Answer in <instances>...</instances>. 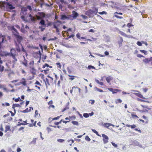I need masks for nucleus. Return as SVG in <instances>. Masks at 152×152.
Listing matches in <instances>:
<instances>
[{"label":"nucleus","mask_w":152,"mask_h":152,"mask_svg":"<svg viewBox=\"0 0 152 152\" xmlns=\"http://www.w3.org/2000/svg\"><path fill=\"white\" fill-rule=\"evenodd\" d=\"M97 8H95L93 9H89L86 11L85 13L86 15L88 16L89 18H93L94 15H96L98 13Z\"/></svg>","instance_id":"f257e3e1"},{"label":"nucleus","mask_w":152,"mask_h":152,"mask_svg":"<svg viewBox=\"0 0 152 152\" xmlns=\"http://www.w3.org/2000/svg\"><path fill=\"white\" fill-rule=\"evenodd\" d=\"M12 34L16 39L18 43L20 44L23 39V37L20 35L17 30L14 27L12 28Z\"/></svg>","instance_id":"f03ea898"},{"label":"nucleus","mask_w":152,"mask_h":152,"mask_svg":"<svg viewBox=\"0 0 152 152\" xmlns=\"http://www.w3.org/2000/svg\"><path fill=\"white\" fill-rule=\"evenodd\" d=\"M5 7L7 10L8 12H11L12 10L15 8L14 6H13L12 3L11 2L4 1Z\"/></svg>","instance_id":"7ed1b4c3"},{"label":"nucleus","mask_w":152,"mask_h":152,"mask_svg":"<svg viewBox=\"0 0 152 152\" xmlns=\"http://www.w3.org/2000/svg\"><path fill=\"white\" fill-rule=\"evenodd\" d=\"M79 14L76 11H73L72 14L71 15H69L70 20H72L74 19H76V18L78 16Z\"/></svg>","instance_id":"20e7f679"},{"label":"nucleus","mask_w":152,"mask_h":152,"mask_svg":"<svg viewBox=\"0 0 152 152\" xmlns=\"http://www.w3.org/2000/svg\"><path fill=\"white\" fill-rule=\"evenodd\" d=\"M102 136L103 138V141L104 143L106 144L108 142V137L106 135L104 134H102Z\"/></svg>","instance_id":"39448f33"},{"label":"nucleus","mask_w":152,"mask_h":152,"mask_svg":"<svg viewBox=\"0 0 152 152\" xmlns=\"http://www.w3.org/2000/svg\"><path fill=\"white\" fill-rule=\"evenodd\" d=\"M61 19L62 20H64L65 19L70 20L69 15L67 16L65 14H63L61 15Z\"/></svg>","instance_id":"423d86ee"},{"label":"nucleus","mask_w":152,"mask_h":152,"mask_svg":"<svg viewBox=\"0 0 152 152\" xmlns=\"http://www.w3.org/2000/svg\"><path fill=\"white\" fill-rule=\"evenodd\" d=\"M39 24L41 26H43L44 27H46V26L45 21L43 19L40 20L39 23Z\"/></svg>","instance_id":"0eeeda50"},{"label":"nucleus","mask_w":152,"mask_h":152,"mask_svg":"<svg viewBox=\"0 0 152 152\" xmlns=\"http://www.w3.org/2000/svg\"><path fill=\"white\" fill-rule=\"evenodd\" d=\"M152 59V57H151L149 58H145L143 59L142 61L145 64L148 63L149 62L151 61Z\"/></svg>","instance_id":"6e6552de"},{"label":"nucleus","mask_w":152,"mask_h":152,"mask_svg":"<svg viewBox=\"0 0 152 152\" xmlns=\"http://www.w3.org/2000/svg\"><path fill=\"white\" fill-rule=\"evenodd\" d=\"M23 123H20V122H18V124L17 125V126H20L21 125H25L27 124H28V123H27V120H26L25 121H23Z\"/></svg>","instance_id":"1a4fd4ad"},{"label":"nucleus","mask_w":152,"mask_h":152,"mask_svg":"<svg viewBox=\"0 0 152 152\" xmlns=\"http://www.w3.org/2000/svg\"><path fill=\"white\" fill-rule=\"evenodd\" d=\"M140 144V143L137 140H134L133 142L132 145H134L137 146H141Z\"/></svg>","instance_id":"9d476101"},{"label":"nucleus","mask_w":152,"mask_h":152,"mask_svg":"<svg viewBox=\"0 0 152 152\" xmlns=\"http://www.w3.org/2000/svg\"><path fill=\"white\" fill-rule=\"evenodd\" d=\"M119 38H120V40L118 42V43L119 44V47H120L122 45V42L123 41V38L121 37H120Z\"/></svg>","instance_id":"9b49d317"},{"label":"nucleus","mask_w":152,"mask_h":152,"mask_svg":"<svg viewBox=\"0 0 152 152\" xmlns=\"http://www.w3.org/2000/svg\"><path fill=\"white\" fill-rule=\"evenodd\" d=\"M16 43V50L18 52H20V48L19 47V43L18 44H17L16 42H15Z\"/></svg>","instance_id":"f8f14e48"},{"label":"nucleus","mask_w":152,"mask_h":152,"mask_svg":"<svg viewBox=\"0 0 152 152\" xmlns=\"http://www.w3.org/2000/svg\"><path fill=\"white\" fill-rule=\"evenodd\" d=\"M31 111V109L28 110V108H27L23 110H19V111H18V112L19 113V112H21L23 113H26L30 112Z\"/></svg>","instance_id":"ddd939ff"},{"label":"nucleus","mask_w":152,"mask_h":152,"mask_svg":"<svg viewBox=\"0 0 152 152\" xmlns=\"http://www.w3.org/2000/svg\"><path fill=\"white\" fill-rule=\"evenodd\" d=\"M31 73L33 74V75H35L36 74V70L34 67H32L30 70Z\"/></svg>","instance_id":"4468645a"},{"label":"nucleus","mask_w":152,"mask_h":152,"mask_svg":"<svg viewBox=\"0 0 152 152\" xmlns=\"http://www.w3.org/2000/svg\"><path fill=\"white\" fill-rule=\"evenodd\" d=\"M113 79V77L110 76H109L106 78V80L108 83H110V81Z\"/></svg>","instance_id":"2eb2a0df"},{"label":"nucleus","mask_w":152,"mask_h":152,"mask_svg":"<svg viewBox=\"0 0 152 152\" xmlns=\"http://www.w3.org/2000/svg\"><path fill=\"white\" fill-rule=\"evenodd\" d=\"M20 15H21V18H24L26 15H27V12H21L20 13Z\"/></svg>","instance_id":"dca6fc26"},{"label":"nucleus","mask_w":152,"mask_h":152,"mask_svg":"<svg viewBox=\"0 0 152 152\" xmlns=\"http://www.w3.org/2000/svg\"><path fill=\"white\" fill-rule=\"evenodd\" d=\"M24 62H22V64L26 66H27V61L26 59L24 56Z\"/></svg>","instance_id":"f3484780"},{"label":"nucleus","mask_w":152,"mask_h":152,"mask_svg":"<svg viewBox=\"0 0 152 152\" xmlns=\"http://www.w3.org/2000/svg\"><path fill=\"white\" fill-rule=\"evenodd\" d=\"M22 80L24 81H22V82H20V84H22L24 86H26V81L25 80V79L24 78H22Z\"/></svg>","instance_id":"a211bd4d"},{"label":"nucleus","mask_w":152,"mask_h":152,"mask_svg":"<svg viewBox=\"0 0 152 152\" xmlns=\"http://www.w3.org/2000/svg\"><path fill=\"white\" fill-rule=\"evenodd\" d=\"M4 53H5L4 56H11L12 55V54H13V53H12V52H11L10 51V53H8L7 52H4Z\"/></svg>","instance_id":"6ab92c4d"},{"label":"nucleus","mask_w":152,"mask_h":152,"mask_svg":"<svg viewBox=\"0 0 152 152\" xmlns=\"http://www.w3.org/2000/svg\"><path fill=\"white\" fill-rule=\"evenodd\" d=\"M126 126L127 127H130L132 129H134L136 127V125L135 124H133L132 125H130L129 124H126Z\"/></svg>","instance_id":"aec40b11"},{"label":"nucleus","mask_w":152,"mask_h":152,"mask_svg":"<svg viewBox=\"0 0 152 152\" xmlns=\"http://www.w3.org/2000/svg\"><path fill=\"white\" fill-rule=\"evenodd\" d=\"M6 36H5L4 37H2L1 39V41L0 42V43L2 45V44L4 43L5 41H6V40L5 39Z\"/></svg>","instance_id":"412c9836"},{"label":"nucleus","mask_w":152,"mask_h":152,"mask_svg":"<svg viewBox=\"0 0 152 152\" xmlns=\"http://www.w3.org/2000/svg\"><path fill=\"white\" fill-rule=\"evenodd\" d=\"M10 127L9 126L7 125L5 126V132H7L8 131L10 130Z\"/></svg>","instance_id":"4be33fe9"},{"label":"nucleus","mask_w":152,"mask_h":152,"mask_svg":"<svg viewBox=\"0 0 152 152\" xmlns=\"http://www.w3.org/2000/svg\"><path fill=\"white\" fill-rule=\"evenodd\" d=\"M135 94L141 98L145 99V98L141 94H140L136 93H135Z\"/></svg>","instance_id":"5701e85b"},{"label":"nucleus","mask_w":152,"mask_h":152,"mask_svg":"<svg viewBox=\"0 0 152 152\" xmlns=\"http://www.w3.org/2000/svg\"><path fill=\"white\" fill-rule=\"evenodd\" d=\"M13 99L14 100V101L15 102H17L19 101H22L21 99H20L19 97H18V98L16 99H15V98H13Z\"/></svg>","instance_id":"b1692460"},{"label":"nucleus","mask_w":152,"mask_h":152,"mask_svg":"<svg viewBox=\"0 0 152 152\" xmlns=\"http://www.w3.org/2000/svg\"><path fill=\"white\" fill-rule=\"evenodd\" d=\"M20 30L23 33H25L26 32V31L25 29L24 28L23 25L21 27V28L20 29Z\"/></svg>","instance_id":"393cba45"},{"label":"nucleus","mask_w":152,"mask_h":152,"mask_svg":"<svg viewBox=\"0 0 152 152\" xmlns=\"http://www.w3.org/2000/svg\"><path fill=\"white\" fill-rule=\"evenodd\" d=\"M40 76H41V78H42V79L43 80V81L45 82V85H46V87L47 88V84L46 83V82H45V80L44 79V75L43 74L41 73V74H40Z\"/></svg>","instance_id":"a878e982"},{"label":"nucleus","mask_w":152,"mask_h":152,"mask_svg":"<svg viewBox=\"0 0 152 152\" xmlns=\"http://www.w3.org/2000/svg\"><path fill=\"white\" fill-rule=\"evenodd\" d=\"M12 58L15 60V61H18L17 59L16 58L15 56L16 55L15 54H12Z\"/></svg>","instance_id":"bb28decb"},{"label":"nucleus","mask_w":152,"mask_h":152,"mask_svg":"<svg viewBox=\"0 0 152 152\" xmlns=\"http://www.w3.org/2000/svg\"><path fill=\"white\" fill-rule=\"evenodd\" d=\"M119 33L122 36L125 37H127V35L124 32L120 31Z\"/></svg>","instance_id":"cd10ccee"},{"label":"nucleus","mask_w":152,"mask_h":152,"mask_svg":"<svg viewBox=\"0 0 152 152\" xmlns=\"http://www.w3.org/2000/svg\"><path fill=\"white\" fill-rule=\"evenodd\" d=\"M75 36V35L74 34H72L71 35L69 36L68 37L66 38L65 39L67 40H68L69 39L71 38H73V37Z\"/></svg>","instance_id":"c85d7f7f"},{"label":"nucleus","mask_w":152,"mask_h":152,"mask_svg":"<svg viewBox=\"0 0 152 152\" xmlns=\"http://www.w3.org/2000/svg\"><path fill=\"white\" fill-rule=\"evenodd\" d=\"M27 9L26 7H23L21 8V12H27Z\"/></svg>","instance_id":"c756f323"},{"label":"nucleus","mask_w":152,"mask_h":152,"mask_svg":"<svg viewBox=\"0 0 152 152\" xmlns=\"http://www.w3.org/2000/svg\"><path fill=\"white\" fill-rule=\"evenodd\" d=\"M4 67L3 66H1L0 64V72H2L4 69Z\"/></svg>","instance_id":"7c9ffc66"},{"label":"nucleus","mask_w":152,"mask_h":152,"mask_svg":"<svg viewBox=\"0 0 152 152\" xmlns=\"http://www.w3.org/2000/svg\"><path fill=\"white\" fill-rule=\"evenodd\" d=\"M45 28L43 26H39V28L40 29L41 31H43L45 30Z\"/></svg>","instance_id":"2f4dec72"},{"label":"nucleus","mask_w":152,"mask_h":152,"mask_svg":"<svg viewBox=\"0 0 152 152\" xmlns=\"http://www.w3.org/2000/svg\"><path fill=\"white\" fill-rule=\"evenodd\" d=\"M92 131L94 133H95V134H96L97 136H100L99 134H98V132H97V131L96 130H95V129H92Z\"/></svg>","instance_id":"473e14b6"},{"label":"nucleus","mask_w":152,"mask_h":152,"mask_svg":"<svg viewBox=\"0 0 152 152\" xmlns=\"http://www.w3.org/2000/svg\"><path fill=\"white\" fill-rule=\"evenodd\" d=\"M36 138H34L33 140L30 142V144H35L36 141Z\"/></svg>","instance_id":"72a5a7b5"},{"label":"nucleus","mask_w":152,"mask_h":152,"mask_svg":"<svg viewBox=\"0 0 152 152\" xmlns=\"http://www.w3.org/2000/svg\"><path fill=\"white\" fill-rule=\"evenodd\" d=\"M27 9L29 10L30 11H31L32 10V9L30 5H28L26 6V7Z\"/></svg>","instance_id":"f704fd0d"},{"label":"nucleus","mask_w":152,"mask_h":152,"mask_svg":"<svg viewBox=\"0 0 152 152\" xmlns=\"http://www.w3.org/2000/svg\"><path fill=\"white\" fill-rule=\"evenodd\" d=\"M37 115L38 117H39L40 116V115L39 114H38L37 110H36L35 113V116L36 117Z\"/></svg>","instance_id":"c9c22d12"},{"label":"nucleus","mask_w":152,"mask_h":152,"mask_svg":"<svg viewBox=\"0 0 152 152\" xmlns=\"http://www.w3.org/2000/svg\"><path fill=\"white\" fill-rule=\"evenodd\" d=\"M72 123L74 125H75L76 126L78 125V123L77 121H72Z\"/></svg>","instance_id":"e433bc0d"},{"label":"nucleus","mask_w":152,"mask_h":152,"mask_svg":"<svg viewBox=\"0 0 152 152\" xmlns=\"http://www.w3.org/2000/svg\"><path fill=\"white\" fill-rule=\"evenodd\" d=\"M10 104L8 102H5L4 103H3L2 104V105L3 106L5 105L6 106H8L10 105Z\"/></svg>","instance_id":"4c0bfd02"},{"label":"nucleus","mask_w":152,"mask_h":152,"mask_svg":"<svg viewBox=\"0 0 152 152\" xmlns=\"http://www.w3.org/2000/svg\"><path fill=\"white\" fill-rule=\"evenodd\" d=\"M122 102V100L120 99H118L115 101V103L117 104L118 103H121Z\"/></svg>","instance_id":"58836bf2"},{"label":"nucleus","mask_w":152,"mask_h":152,"mask_svg":"<svg viewBox=\"0 0 152 152\" xmlns=\"http://www.w3.org/2000/svg\"><path fill=\"white\" fill-rule=\"evenodd\" d=\"M10 52H12V53H13V54H15V53L16 52L15 49L13 48H12L11 49Z\"/></svg>","instance_id":"ea45409f"},{"label":"nucleus","mask_w":152,"mask_h":152,"mask_svg":"<svg viewBox=\"0 0 152 152\" xmlns=\"http://www.w3.org/2000/svg\"><path fill=\"white\" fill-rule=\"evenodd\" d=\"M85 140L86 141H90L91 140L90 138L88 136H86L85 138Z\"/></svg>","instance_id":"a19ab883"},{"label":"nucleus","mask_w":152,"mask_h":152,"mask_svg":"<svg viewBox=\"0 0 152 152\" xmlns=\"http://www.w3.org/2000/svg\"><path fill=\"white\" fill-rule=\"evenodd\" d=\"M83 116L85 118H87L89 117V114L87 113H84L83 114Z\"/></svg>","instance_id":"79ce46f5"},{"label":"nucleus","mask_w":152,"mask_h":152,"mask_svg":"<svg viewBox=\"0 0 152 152\" xmlns=\"http://www.w3.org/2000/svg\"><path fill=\"white\" fill-rule=\"evenodd\" d=\"M95 89H96V90L99 91V92H103V91L102 90V89H100L98 88H97V87H95Z\"/></svg>","instance_id":"37998d69"},{"label":"nucleus","mask_w":152,"mask_h":152,"mask_svg":"<svg viewBox=\"0 0 152 152\" xmlns=\"http://www.w3.org/2000/svg\"><path fill=\"white\" fill-rule=\"evenodd\" d=\"M63 121V120L62 119H61L60 120V121L59 122H55L54 123V124L56 125H59V124H60L61 122L62 121Z\"/></svg>","instance_id":"c03bdc74"},{"label":"nucleus","mask_w":152,"mask_h":152,"mask_svg":"<svg viewBox=\"0 0 152 152\" xmlns=\"http://www.w3.org/2000/svg\"><path fill=\"white\" fill-rule=\"evenodd\" d=\"M98 13L100 15L106 14L107 13V12L104 11H103L101 12H99Z\"/></svg>","instance_id":"a18cd8bd"},{"label":"nucleus","mask_w":152,"mask_h":152,"mask_svg":"<svg viewBox=\"0 0 152 152\" xmlns=\"http://www.w3.org/2000/svg\"><path fill=\"white\" fill-rule=\"evenodd\" d=\"M88 68L89 69H95V67L92 65H88Z\"/></svg>","instance_id":"49530a36"},{"label":"nucleus","mask_w":152,"mask_h":152,"mask_svg":"<svg viewBox=\"0 0 152 152\" xmlns=\"http://www.w3.org/2000/svg\"><path fill=\"white\" fill-rule=\"evenodd\" d=\"M81 16L83 19H87L88 18V17H87V16H86V15H81Z\"/></svg>","instance_id":"de8ad7c7"},{"label":"nucleus","mask_w":152,"mask_h":152,"mask_svg":"<svg viewBox=\"0 0 152 152\" xmlns=\"http://www.w3.org/2000/svg\"><path fill=\"white\" fill-rule=\"evenodd\" d=\"M140 51L142 53H144L145 55H147V51L144 50H140Z\"/></svg>","instance_id":"09e8293b"},{"label":"nucleus","mask_w":152,"mask_h":152,"mask_svg":"<svg viewBox=\"0 0 152 152\" xmlns=\"http://www.w3.org/2000/svg\"><path fill=\"white\" fill-rule=\"evenodd\" d=\"M60 1L62 4L64 3L65 4H67V2L64 1V0H60Z\"/></svg>","instance_id":"8fccbe9b"},{"label":"nucleus","mask_w":152,"mask_h":152,"mask_svg":"<svg viewBox=\"0 0 152 152\" xmlns=\"http://www.w3.org/2000/svg\"><path fill=\"white\" fill-rule=\"evenodd\" d=\"M132 19H130V20H132ZM131 22H132V20H131V23H128L127 24V26L129 27V28H130V27L131 26H132L133 25L131 24Z\"/></svg>","instance_id":"3c124183"},{"label":"nucleus","mask_w":152,"mask_h":152,"mask_svg":"<svg viewBox=\"0 0 152 152\" xmlns=\"http://www.w3.org/2000/svg\"><path fill=\"white\" fill-rule=\"evenodd\" d=\"M13 105L15 106V107H21V106L19 104H13Z\"/></svg>","instance_id":"603ef678"},{"label":"nucleus","mask_w":152,"mask_h":152,"mask_svg":"<svg viewBox=\"0 0 152 152\" xmlns=\"http://www.w3.org/2000/svg\"><path fill=\"white\" fill-rule=\"evenodd\" d=\"M68 76L69 77H71L69 78V79L72 80L74 79V76H71L69 75H68Z\"/></svg>","instance_id":"864d4df0"},{"label":"nucleus","mask_w":152,"mask_h":152,"mask_svg":"<svg viewBox=\"0 0 152 152\" xmlns=\"http://www.w3.org/2000/svg\"><path fill=\"white\" fill-rule=\"evenodd\" d=\"M35 84L39 86H41L42 85L37 80H36V82L35 83Z\"/></svg>","instance_id":"5fc2aeb1"},{"label":"nucleus","mask_w":152,"mask_h":152,"mask_svg":"<svg viewBox=\"0 0 152 152\" xmlns=\"http://www.w3.org/2000/svg\"><path fill=\"white\" fill-rule=\"evenodd\" d=\"M141 106L143 108H147L148 109H150V108H149L148 106H146V105H142V104H141Z\"/></svg>","instance_id":"6e6d98bb"},{"label":"nucleus","mask_w":152,"mask_h":152,"mask_svg":"<svg viewBox=\"0 0 152 152\" xmlns=\"http://www.w3.org/2000/svg\"><path fill=\"white\" fill-rule=\"evenodd\" d=\"M112 145L115 147L116 148L118 147V145L117 144H115V143L113 142H111Z\"/></svg>","instance_id":"4d7b16f0"},{"label":"nucleus","mask_w":152,"mask_h":152,"mask_svg":"<svg viewBox=\"0 0 152 152\" xmlns=\"http://www.w3.org/2000/svg\"><path fill=\"white\" fill-rule=\"evenodd\" d=\"M119 90L117 89H114L112 92L113 94H115L116 93L117 91H118Z\"/></svg>","instance_id":"13d9d810"},{"label":"nucleus","mask_w":152,"mask_h":152,"mask_svg":"<svg viewBox=\"0 0 152 152\" xmlns=\"http://www.w3.org/2000/svg\"><path fill=\"white\" fill-rule=\"evenodd\" d=\"M137 44L139 46H142V43L141 42L137 41Z\"/></svg>","instance_id":"bf43d9fd"},{"label":"nucleus","mask_w":152,"mask_h":152,"mask_svg":"<svg viewBox=\"0 0 152 152\" xmlns=\"http://www.w3.org/2000/svg\"><path fill=\"white\" fill-rule=\"evenodd\" d=\"M76 36L77 38L79 39H80V34L79 33H78L76 34Z\"/></svg>","instance_id":"052dcab7"},{"label":"nucleus","mask_w":152,"mask_h":152,"mask_svg":"<svg viewBox=\"0 0 152 152\" xmlns=\"http://www.w3.org/2000/svg\"><path fill=\"white\" fill-rule=\"evenodd\" d=\"M64 141V140L62 139H58L57 140L58 142H62Z\"/></svg>","instance_id":"680f3d73"},{"label":"nucleus","mask_w":152,"mask_h":152,"mask_svg":"<svg viewBox=\"0 0 152 152\" xmlns=\"http://www.w3.org/2000/svg\"><path fill=\"white\" fill-rule=\"evenodd\" d=\"M115 17L117 18H119V19H122L123 18V17L121 16H118V15H114Z\"/></svg>","instance_id":"e2e57ef3"},{"label":"nucleus","mask_w":152,"mask_h":152,"mask_svg":"<svg viewBox=\"0 0 152 152\" xmlns=\"http://www.w3.org/2000/svg\"><path fill=\"white\" fill-rule=\"evenodd\" d=\"M131 115L133 118H138V116H137L136 115L132 114Z\"/></svg>","instance_id":"0e129e2a"},{"label":"nucleus","mask_w":152,"mask_h":152,"mask_svg":"<svg viewBox=\"0 0 152 152\" xmlns=\"http://www.w3.org/2000/svg\"><path fill=\"white\" fill-rule=\"evenodd\" d=\"M69 108V107H66V106L64 108V109H63V110L62 111V112H64L67 109H68Z\"/></svg>","instance_id":"69168bd1"},{"label":"nucleus","mask_w":152,"mask_h":152,"mask_svg":"<svg viewBox=\"0 0 152 152\" xmlns=\"http://www.w3.org/2000/svg\"><path fill=\"white\" fill-rule=\"evenodd\" d=\"M104 126L105 127H106V128H107V129H109V127L110 126V125H109V124H106V125H105V124H104Z\"/></svg>","instance_id":"338daca9"},{"label":"nucleus","mask_w":152,"mask_h":152,"mask_svg":"<svg viewBox=\"0 0 152 152\" xmlns=\"http://www.w3.org/2000/svg\"><path fill=\"white\" fill-rule=\"evenodd\" d=\"M42 58L43 59L45 60L47 58V56L46 55H42Z\"/></svg>","instance_id":"774afa93"}]
</instances>
